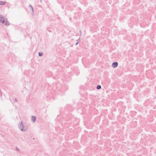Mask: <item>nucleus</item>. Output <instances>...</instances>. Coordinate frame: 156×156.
Returning <instances> with one entry per match:
<instances>
[{
	"instance_id": "8",
	"label": "nucleus",
	"mask_w": 156,
	"mask_h": 156,
	"mask_svg": "<svg viewBox=\"0 0 156 156\" xmlns=\"http://www.w3.org/2000/svg\"><path fill=\"white\" fill-rule=\"evenodd\" d=\"M30 7L31 10H32V12L33 13L34 12V10H33V7H32V5H29V8Z\"/></svg>"
},
{
	"instance_id": "4",
	"label": "nucleus",
	"mask_w": 156,
	"mask_h": 156,
	"mask_svg": "<svg viewBox=\"0 0 156 156\" xmlns=\"http://www.w3.org/2000/svg\"><path fill=\"white\" fill-rule=\"evenodd\" d=\"M36 118L35 116H32L31 117V120L33 122H35L36 120Z\"/></svg>"
},
{
	"instance_id": "6",
	"label": "nucleus",
	"mask_w": 156,
	"mask_h": 156,
	"mask_svg": "<svg viewBox=\"0 0 156 156\" xmlns=\"http://www.w3.org/2000/svg\"><path fill=\"white\" fill-rule=\"evenodd\" d=\"M47 30L50 32H52L51 29V27H48L47 29Z\"/></svg>"
},
{
	"instance_id": "11",
	"label": "nucleus",
	"mask_w": 156,
	"mask_h": 156,
	"mask_svg": "<svg viewBox=\"0 0 156 156\" xmlns=\"http://www.w3.org/2000/svg\"><path fill=\"white\" fill-rule=\"evenodd\" d=\"M78 43H79V42H78H78H76V43H75V45H77L78 44Z\"/></svg>"
},
{
	"instance_id": "13",
	"label": "nucleus",
	"mask_w": 156,
	"mask_h": 156,
	"mask_svg": "<svg viewBox=\"0 0 156 156\" xmlns=\"http://www.w3.org/2000/svg\"><path fill=\"white\" fill-rule=\"evenodd\" d=\"M16 150H17V151H19V148H18L16 147Z\"/></svg>"
},
{
	"instance_id": "2",
	"label": "nucleus",
	"mask_w": 156,
	"mask_h": 156,
	"mask_svg": "<svg viewBox=\"0 0 156 156\" xmlns=\"http://www.w3.org/2000/svg\"><path fill=\"white\" fill-rule=\"evenodd\" d=\"M20 127L21 128L20 130L23 132L26 131L28 129L27 126L26 125L23 124L22 122L20 124Z\"/></svg>"
},
{
	"instance_id": "9",
	"label": "nucleus",
	"mask_w": 156,
	"mask_h": 156,
	"mask_svg": "<svg viewBox=\"0 0 156 156\" xmlns=\"http://www.w3.org/2000/svg\"><path fill=\"white\" fill-rule=\"evenodd\" d=\"M101 88V86L100 85H98L97 86V89H100Z\"/></svg>"
},
{
	"instance_id": "12",
	"label": "nucleus",
	"mask_w": 156,
	"mask_h": 156,
	"mask_svg": "<svg viewBox=\"0 0 156 156\" xmlns=\"http://www.w3.org/2000/svg\"><path fill=\"white\" fill-rule=\"evenodd\" d=\"M0 96H1L2 95V92H1V90L0 89Z\"/></svg>"
},
{
	"instance_id": "14",
	"label": "nucleus",
	"mask_w": 156,
	"mask_h": 156,
	"mask_svg": "<svg viewBox=\"0 0 156 156\" xmlns=\"http://www.w3.org/2000/svg\"><path fill=\"white\" fill-rule=\"evenodd\" d=\"M18 127L19 128H20V123L18 124Z\"/></svg>"
},
{
	"instance_id": "1",
	"label": "nucleus",
	"mask_w": 156,
	"mask_h": 156,
	"mask_svg": "<svg viewBox=\"0 0 156 156\" xmlns=\"http://www.w3.org/2000/svg\"><path fill=\"white\" fill-rule=\"evenodd\" d=\"M0 23L3 25L8 26L10 25V23L7 20V19H5L2 15L0 14Z\"/></svg>"
},
{
	"instance_id": "3",
	"label": "nucleus",
	"mask_w": 156,
	"mask_h": 156,
	"mask_svg": "<svg viewBox=\"0 0 156 156\" xmlns=\"http://www.w3.org/2000/svg\"><path fill=\"white\" fill-rule=\"evenodd\" d=\"M118 66V63L116 62H113L112 63V66L113 68L116 67Z\"/></svg>"
},
{
	"instance_id": "7",
	"label": "nucleus",
	"mask_w": 156,
	"mask_h": 156,
	"mask_svg": "<svg viewBox=\"0 0 156 156\" xmlns=\"http://www.w3.org/2000/svg\"><path fill=\"white\" fill-rule=\"evenodd\" d=\"M43 55V53L42 52H40L38 53L39 56L40 57L42 56Z\"/></svg>"
},
{
	"instance_id": "5",
	"label": "nucleus",
	"mask_w": 156,
	"mask_h": 156,
	"mask_svg": "<svg viewBox=\"0 0 156 156\" xmlns=\"http://www.w3.org/2000/svg\"><path fill=\"white\" fill-rule=\"evenodd\" d=\"M6 2L5 1H0V5H3L6 4Z\"/></svg>"
},
{
	"instance_id": "10",
	"label": "nucleus",
	"mask_w": 156,
	"mask_h": 156,
	"mask_svg": "<svg viewBox=\"0 0 156 156\" xmlns=\"http://www.w3.org/2000/svg\"><path fill=\"white\" fill-rule=\"evenodd\" d=\"M15 101L16 102H17L18 101V99L17 98H15Z\"/></svg>"
}]
</instances>
